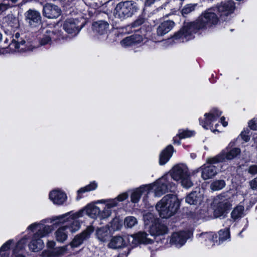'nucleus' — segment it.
I'll use <instances>...</instances> for the list:
<instances>
[{
    "label": "nucleus",
    "instance_id": "47",
    "mask_svg": "<svg viewBox=\"0 0 257 257\" xmlns=\"http://www.w3.org/2000/svg\"><path fill=\"white\" fill-rule=\"evenodd\" d=\"M249 130L248 129L243 130L240 134V136L242 139L245 142H247L250 140V133Z\"/></svg>",
    "mask_w": 257,
    "mask_h": 257
},
{
    "label": "nucleus",
    "instance_id": "9",
    "mask_svg": "<svg viewBox=\"0 0 257 257\" xmlns=\"http://www.w3.org/2000/svg\"><path fill=\"white\" fill-rule=\"evenodd\" d=\"M222 112L217 109L214 108L211 109L209 112L205 113L203 117L199 119L200 124L202 126L206 129H210L212 132L215 133L218 132V130L215 129L213 124L215 123V127L216 128L218 125V123L216 122L219 117L221 116Z\"/></svg>",
    "mask_w": 257,
    "mask_h": 257
},
{
    "label": "nucleus",
    "instance_id": "31",
    "mask_svg": "<svg viewBox=\"0 0 257 257\" xmlns=\"http://www.w3.org/2000/svg\"><path fill=\"white\" fill-rule=\"evenodd\" d=\"M96 235L99 241L101 242L107 241L109 238V227L105 226L98 228L96 231Z\"/></svg>",
    "mask_w": 257,
    "mask_h": 257
},
{
    "label": "nucleus",
    "instance_id": "57",
    "mask_svg": "<svg viewBox=\"0 0 257 257\" xmlns=\"http://www.w3.org/2000/svg\"><path fill=\"white\" fill-rule=\"evenodd\" d=\"M255 146L256 147H257V143H256V145H255Z\"/></svg>",
    "mask_w": 257,
    "mask_h": 257
},
{
    "label": "nucleus",
    "instance_id": "13",
    "mask_svg": "<svg viewBox=\"0 0 257 257\" xmlns=\"http://www.w3.org/2000/svg\"><path fill=\"white\" fill-rule=\"evenodd\" d=\"M148 235L145 232H139L134 235H127L128 243L135 246L140 243L151 244L153 242V239L149 238Z\"/></svg>",
    "mask_w": 257,
    "mask_h": 257
},
{
    "label": "nucleus",
    "instance_id": "27",
    "mask_svg": "<svg viewBox=\"0 0 257 257\" xmlns=\"http://www.w3.org/2000/svg\"><path fill=\"white\" fill-rule=\"evenodd\" d=\"M127 237V236H125L124 238L119 236L113 237L108 243L109 247L115 249L125 246L127 242L128 243Z\"/></svg>",
    "mask_w": 257,
    "mask_h": 257
},
{
    "label": "nucleus",
    "instance_id": "43",
    "mask_svg": "<svg viewBox=\"0 0 257 257\" xmlns=\"http://www.w3.org/2000/svg\"><path fill=\"white\" fill-rule=\"evenodd\" d=\"M144 220L145 225H150L159 219L156 218L152 213H147L144 215Z\"/></svg>",
    "mask_w": 257,
    "mask_h": 257
},
{
    "label": "nucleus",
    "instance_id": "56",
    "mask_svg": "<svg viewBox=\"0 0 257 257\" xmlns=\"http://www.w3.org/2000/svg\"><path fill=\"white\" fill-rule=\"evenodd\" d=\"M2 34L0 33V42L2 41Z\"/></svg>",
    "mask_w": 257,
    "mask_h": 257
},
{
    "label": "nucleus",
    "instance_id": "51",
    "mask_svg": "<svg viewBox=\"0 0 257 257\" xmlns=\"http://www.w3.org/2000/svg\"><path fill=\"white\" fill-rule=\"evenodd\" d=\"M249 185L252 189H257V177L250 181Z\"/></svg>",
    "mask_w": 257,
    "mask_h": 257
},
{
    "label": "nucleus",
    "instance_id": "49",
    "mask_svg": "<svg viewBox=\"0 0 257 257\" xmlns=\"http://www.w3.org/2000/svg\"><path fill=\"white\" fill-rule=\"evenodd\" d=\"M248 126L252 130H257V118H253L248 123Z\"/></svg>",
    "mask_w": 257,
    "mask_h": 257
},
{
    "label": "nucleus",
    "instance_id": "46",
    "mask_svg": "<svg viewBox=\"0 0 257 257\" xmlns=\"http://www.w3.org/2000/svg\"><path fill=\"white\" fill-rule=\"evenodd\" d=\"M196 5H187L182 10V14L183 16L187 15L195 10Z\"/></svg>",
    "mask_w": 257,
    "mask_h": 257
},
{
    "label": "nucleus",
    "instance_id": "44",
    "mask_svg": "<svg viewBox=\"0 0 257 257\" xmlns=\"http://www.w3.org/2000/svg\"><path fill=\"white\" fill-rule=\"evenodd\" d=\"M194 134V131L180 130L179 131L178 135L180 139H186L193 136Z\"/></svg>",
    "mask_w": 257,
    "mask_h": 257
},
{
    "label": "nucleus",
    "instance_id": "48",
    "mask_svg": "<svg viewBox=\"0 0 257 257\" xmlns=\"http://www.w3.org/2000/svg\"><path fill=\"white\" fill-rule=\"evenodd\" d=\"M128 194L126 192L122 193L119 194L117 197L112 200H115L116 202V205L118 204V202L123 201L128 197Z\"/></svg>",
    "mask_w": 257,
    "mask_h": 257
},
{
    "label": "nucleus",
    "instance_id": "19",
    "mask_svg": "<svg viewBox=\"0 0 257 257\" xmlns=\"http://www.w3.org/2000/svg\"><path fill=\"white\" fill-rule=\"evenodd\" d=\"M95 203H105V207L100 211L99 219H104L109 217L111 214V209L116 206L115 200L102 199L95 202Z\"/></svg>",
    "mask_w": 257,
    "mask_h": 257
},
{
    "label": "nucleus",
    "instance_id": "10",
    "mask_svg": "<svg viewBox=\"0 0 257 257\" xmlns=\"http://www.w3.org/2000/svg\"><path fill=\"white\" fill-rule=\"evenodd\" d=\"M240 152V149L238 148H233L229 150L227 147L218 155L213 157L208 158L207 162L209 164H216L225 162L226 160H231L239 155Z\"/></svg>",
    "mask_w": 257,
    "mask_h": 257
},
{
    "label": "nucleus",
    "instance_id": "22",
    "mask_svg": "<svg viewBox=\"0 0 257 257\" xmlns=\"http://www.w3.org/2000/svg\"><path fill=\"white\" fill-rule=\"evenodd\" d=\"M61 10L57 6L47 4L43 7V15L49 19H56L61 14Z\"/></svg>",
    "mask_w": 257,
    "mask_h": 257
},
{
    "label": "nucleus",
    "instance_id": "26",
    "mask_svg": "<svg viewBox=\"0 0 257 257\" xmlns=\"http://www.w3.org/2000/svg\"><path fill=\"white\" fill-rule=\"evenodd\" d=\"M108 27V23L102 21L95 22L93 24V30L100 36H103L104 38H106V34Z\"/></svg>",
    "mask_w": 257,
    "mask_h": 257
},
{
    "label": "nucleus",
    "instance_id": "2",
    "mask_svg": "<svg viewBox=\"0 0 257 257\" xmlns=\"http://www.w3.org/2000/svg\"><path fill=\"white\" fill-rule=\"evenodd\" d=\"M170 180L168 175H165L153 184L143 185L136 189L131 196L132 202L137 203L143 194H147L151 191L153 192L155 196L157 197L162 196L169 191H174L175 189V184L171 182Z\"/></svg>",
    "mask_w": 257,
    "mask_h": 257
},
{
    "label": "nucleus",
    "instance_id": "16",
    "mask_svg": "<svg viewBox=\"0 0 257 257\" xmlns=\"http://www.w3.org/2000/svg\"><path fill=\"white\" fill-rule=\"evenodd\" d=\"M25 17L26 23L32 28L36 27L41 23L40 13L36 10H28L25 14Z\"/></svg>",
    "mask_w": 257,
    "mask_h": 257
},
{
    "label": "nucleus",
    "instance_id": "32",
    "mask_svg": "<svg viewBox=\"0 0 257 257\" xmlns=\"http://www.w3.org/2000/svg\"><path fill=\"white\" fill-rule=\"evenodd\" d=\"M91 218H99L100 215V208L93 204H88L86 208L82 210Z\"/></svg>",
    "mask_w": 257,
    "mask_h": 257
},
{
    "label": "nucleus",
    "instance_id": "25",
    "mask_svg": "<svg viewBox=\"0 0 257 257\" xmlns=\"http://www.w3.org/2000/svg\"><path fill=\"white\" fill-rule=\"evenodd\" d=\"M142 41V37L139 34H135L123 39L120 42V44L122 47H127L135 46L141 43Z\"/></svg>",
    "mask_w": 257,
    "mask_h": 257
},
{
    "label": "nucleus",
    "instance_id": "4",
    "mask_svg": "<svg viewBox=\"0 0 257 257\" xmlns=\"http://www.w3.org/2000/svg\"><path fill=\"white\" fill-rule=\"evenodd\" d=\"M179 206L177 197L175 195L169 194L157 203L156 208L161 217L167 218L176 213Z\"/></svg>",
    "mask_w": 257,
    "mask_h": 257
},
{
    "label": "nucleus",
    "instance_id": "38",
    "mask_svg": "<svg viewBox=\"0 0 257 257\" xmlns=\"http://www.w3.org/2000/svg\"><path fill=\"white\" fill-rule=\"evenodd\" d=\"M27 243V238L26 237H24L17 244L16 248L14 250V254L12 257H25L21 254H16V252L17 250H20L24 248Z\"/></svg>",
    "mask_w": 257,
    "mask_h": 257
},
{
    "label": "nucleus",
    "instance_id": "58",
    "mask_svg": "<svg viewBox=\"0 0 257 257\" xmlns=\"http://www.w3.org/2000/svg\"><path fill=\"white\" fill-rule=\"evenodd\" d=\"M256 208H257V206H256Z\"/></svg>",
    "mask_w": 257,
    "mask_h": 257
},
{
    "label": "nucleus",
    "instance_id": "3",
    "mask_svg": "<svg viewBox=\"0 0 257 257\" xmlns=\"http://www.w3.org/2000/svg\"><path fill=\"white\" fill-rule=\"evenodd\" d=\"M48 222V218L43 219L39 222H35L27 227L28 231L34 232L32 240L29 244L30 249L34 252H38L44 247V242L42 239L52 232V226L45 225Z\"/></svg>",
    "mask_w": 257,
    "mask_h": 257
},
{
    "label": "nucleus",
    "instance_id": "1",
    "mask_svg": "<svg viewBox=\"0 0 257 257\" xmlns=\"http://www.w3.org/2000/svg\"><path fill=\"white\" fill-rule=\"evenodd\" d=\"M218 18L211 10L203 13L194 22L185 23L183 28L174 36L175 40L187 41L193 38V34L198 30L207 29L217 24Z\"/></svg>",
    "mask_w": 257,
    "mask_h": 257
},
{
    "label": "nucleus",
    "instance_id": "40",
    "mask_svg": "<svg viewBox=\"0 0 257 257\" xmlns=\"http://www.w3.org/2000/svg\"><path fill=\"white\" fill-rule=\"evenodd\" d=\"M225 186L224 180H219L213 181L210 185V188L213 191H218Z\"/></svg>",
    "mask_w": 257,
    "mask_h": 257
},
{
    "label": "nucleus",
    "instance_id": "12",
    "mask_svg": "<svg viewBox=\"0 0 257 257\" xmlns=\"http://www.w3.org/2000/svg\"><path fill=\"white\" fill-rule=\"evenodd\" d=\"M235 9V3L232 1L222 2L216 7L218 14L222 21H226L228 16L233 13Z\"/></svg>",
    "mask_w": 257,
    "mask_h": 257
},
{
    "label": "nucleus",
    "instance_id": "35",
    "mask_svg": "<svg viewBox=\"0 0 257 257\" xmlns=\"http://www.w3.org/2000/svg\"><path fill=\"white\" fill-rule=\"evenodd\" d=\"M97 187V184L96 182L93 181L91 182L88 185H86V186L84 187L81 188L80 189H79L77 191V197L76 198L77 200H79L81 198V196L80 195L81 194L89 192L91 191L94 190L96 189Z\"/></svg>",
    "mask_w": 257,
    "mask_h": 257
},
{
    "label": "nucleus",
    "instance_id": "6",
    "mask_svg": "<svg viewBox=\"0 0 257 257\" xmlns=\"http://www.w3.org/2000/svg\"><path fill=\"white\" fill-rule=\"evenodd\" d=\"M136 3L133 1H125L118 3L113 11L115 18L123 20L132 17L138 11Z\"/></svg>",
    "mask_w": 257,
    "mask_h": 257
},
{
    "label": "nucleus",
    "instance_id": "50",
    "mask_svg": "<svg viewBox=\"0 0 257 257\" xmlns=\"http://www.w3.org/2000/svg\"><path fill=\"white\" fill-rule=\"evenodd\" d=\"M248 172L252 175H255L257 173V165H252L249 167Z\"/></svg>",
    "mask_w": 257,
    "mask_h": 257
},
{
    "label": "nucleus",
    "instance_id": "21",
    "mask_svg": "<svg viewBox=\"0 0 257 257\" xmlns=\"http://www.w3.org/2000/svg\"><path fill=\"white\" fill-rule=\"evenodd\" d=\"M82 25H79L77 19H68L65 21L63 25L64 30L69 34L76 35L81 30Z\"/></svg>",
    "mask_w": 257,
    "mask_h": 257
},
{
    "label": "nucleus",
    "instance_id": "17",
    "mask_svg": "<svg viewBox=\"0 0 257 257\" xmlns=\"http://www.w3.org/2000/svg\"><path fill=\"white\" fill-rule=\"evenodd\" d=\"M217 235L212 232H204L199 235V240L208 248L219 244L217 240Z\"/></svg>",
    "mask_w": 257,
    "mask_h": 257
},
{
    "label": "nucleus",
    "instance_id": "30",
    "mask_svg": "<svg viewBox=\"0 0 257 257\" xmlns=\"http://www.w3.org/2000/svg\"><path fill=\"white\" fill-rule=\"evenodd\" d=\"M58 39V35L51 30H46L43 37L40 39V42L41 45L50 44L52 40Z\"/></svg>",
    "mask_w": 257,
    "mask_h": 257
},
{
    "label": "nucleus",
    "instance_id": "24",
    "mask_svg": "<svg viewBox=\"0 0 257 257\" xmlns=\"http://www.w3.org/2000/svg\"><path fill=\"white\" fill-rule=\"evenodd\" d=\"M173 21L167 20L162 22L157 27L156 33L159 36H163L168 33L175 26Z\"/></svg>",
    "mask_w": 257,
    "mask_h": 257
},
{
    "label": "nucleus",
    "instance_id": "33",
    "mask_svg": "<svg viewBox=\"0 0 257 257\" xmlns=\"http://www.w3.org/2000/svg\"><path fill=\"white\" fill-rule=\"evenodd\" d=\"M56 239L60 242H63L68 237L67 226L65 225L59 227L55 232Z\"/></svg>",
    "mask_w": 257,
    "mask_h": 257
},
{
    "label": "nucleus",
    "instance_id": "45",
    "mask_svg": "<svg viewBox=\"0 0 257 257\" xmlns=\"http://www.w3.org/2000/svg\"><path fill=\"white\" fill-rule=\"evenodd\" d=\"M18 0H3V2L0 5L3 10L6 11L9 8L13 7Z\"/></svg>",
    "mask_w": 257,
    "mask_h": 257
},
{
    "label": "nucleus",
    "instance_id": "11",
    "mask_svg": "<svg viewBox=\"0 0 257 257\" xmlns=\"http://www.w3.org/2000/svg\"><path fill=\"white\" fill-rule=\"evenodd\" d=\"M10 46L11 49H14L15 51L20 52L32 51L36 48V47L31 42H26L25 40L20 38V34L19 33L15 34Z\"/></svg>",
    "mask_w": 257,
    "mask_h": 257
},
{
    "label": "nucleus",
    "instance_id": "7",
    "mask_svg": "<svg viewBox=\"0 0 257 257\" xmlns=\"http://www.w3.org/2000/svg\"><path fill=\"white\" fill-rule=\"evenodd\" d=\"M171 175L173 179L179 181L184 188H189L193 185V183L190 180L188 168L184 164L174 166L171 170Z\"/></svg>",
    "mask_w": 257,
    "mask_h": 257
},
{
    "label": "nucleus",
    "instance_id": "29",
    "mask_svg": "<svg viewBox=\"0 0 257 257\" xmlns=\"http://www.w3.org/2000/svg\"><path fill=\"white\" fill-rule=\"evenodd\" d=\"M173 148L172 146H167L160 154L159 163L161 165L165 164L172 157Z\"/></svg>",
    "mask_w": 257,
    "mask_h": 257
},
{
    "label": "nucleus",
    "instance_id": "8",
    "mask_svg": "<svg viewBox=\"0 0 257 257\" xmlns=\"http://www.w3.org/2000/svg\"><path fill=\"white\" fill-rule=\"evenodd\" d=\"M215 208L214 214L216 217L223 216L232 205V200L226 193L217 196L214 200Z\"/></svg>",
    "mask_w": 257,
    "mask_h": 257
},
{
    "label": "nucleus",
    "instance_id": "18",
    "mask_svg": "<svg viewBox=\"0 0 257 257\" xmlns=\"http://www.w3.org/2000/svg\"><path fill=\"white\" fill-rule=\"evenodd\" d=\"M149 232L152 236H158L164 235L168 232L167 227L160 222V220H156L149 227Z\"/></svg>",
    "mask_w": 257,
    "mask_h": 257
},
{
    "label": "nucleus",
    "instance_id": "28",
    "mask_svg": "<svg viewBox=\"0 0 257 257\" xmlns=\"http://www.w3.org/2000/svg\"><path fill=\"white\" fill-rule=\"evenodd\" d=\"M203 195L197 191L192 192L186 197V202L189 204H200L203 200Z\"/></svg>",
    "mask_w": 257,
    "mask_h": 257
},
{
    "label": "nucleus",
    "instance_id": "37",
    "mask_svg": "<svg viewBox=\"0 0 257 257\" xmlns=\"http://www.w3.org/2000/svg\"><path fill=\"white\" fill-rule=\"evenodd\" d=\"M8 25L10 27L12 30H15L19 27V22L17 18L13 15L8 16L7 18Z\"/></svg>",
    "mask_w": 257,
    "mask_h": 257
},
{
    "label": "nucleus",
    "instance_id": "36",
    "mask_svg": "<svg viewBox=\"0 0 257 257\" xmlns=\"http://www.w3.org/2000/svg\"><path fill=\"white\" fill-rule=\"evenodd\" d=\"M67 247L66 246L58 247L49 251V256L51 257H58L66 252Z\"/></svg>",
    "mask_w": 257,
    "mask_h": 257
},
{
    "label": "nucleus",
    "instance_id": "41",
    "mask_svg": "<svg viewBox=\"0 0 257 257\" xmlns=\"http://www.w3.org/2000/svg\"><path fill=\"white\" fill-rule=\"evenodd\" d=\"M13 240L12 239L9 240L5 243H4L2 246L0 248V256L1 257H9L8 254L5 251L8 250L10 247L12 243H13Z\"/></svg>",
    "mask_w": 257,
    "mask_h": 257
},
{
    "label": "nucleus",
    "instance_id": "23",
    "mask_svg": "<svg viewBox=\"0 0 257 257\" xmlns=\"http://www.w3.org/2000/svg\"><path fill=\"white\" fill-rule=\"evenodd\" d=\"M49 198L53 203L57 205H62L66 200L67 196L64 192L56 189L50 192Z\"/></svg>",
    "mask_w": 257,
    "mask_h": 257
},
{
    "label": "nucleus",
    "instance_id": "55",
    "mask_svg": "<svg viewBox=\"0 0 257 257\" xmlns=\"http://www.w3.org/2000/svg\"><path fill=\"white\" fill-rule=\"evenodd\" d=\"M174 143H175V144H178V145H180V142L179 141L176 142L175 140H174Z\"/></svg>",
    "mask_w": 257,
    "mask_h": 257
},
{
    "label": "nucleus",
    "instance_id": "20",
    "mask_svg": "<svg viewBox=\"0 0 257 257\" xmlns=\"http://www.w3.org/2000/svg\"><path fill=\"white\" fill-rule=\"evenodd\" d=\"M93 230V227L91 226L87 227L86 230L75 236L70 243L71 246L72 247H77L80 246L84 241L89 238Z\"/></svg>",
    "mask_w": 257,
    "mask_h": 257
},
{
    "label": "nucleus",
    "instance_id": "53",
    "mask_svg": "<svg viewBox=\"0 0 257 257\" xmlns=\"http://www.w3.org/2000/svg\"><path fill=\"white\" fill-rule=\"evenodd\" d=\"M225 117L222 116L220 119V122L222 123L223 126L225 127L227 125V122L225 121Z\"/></svg>",
    "mask_w": 257,
    "mask_h": 257
},
{
    "label": "nucleus",
    "instance_id": "14",
    "mask_svg": "<svg viewBox=\"0 0 257 257\" xmlns=\"http://www.w3.org/2000/svg\"><path fill=\"white\" fill-rule=\"evenodd\" d=\"M206 163L208 165L204 164L193 172V173L195 174L201 171V177L204 180L211 179L217 174L216 168L214 166L211 165L212 164L208 163L207 162Z\"/></svg>",
    "mask_w": 257,
    "mask_h": 257
},
{
    "label": "nucleus",
    "instance_id": "52",
    "mask_svg": "<svg viewBox=\"0 0 257 257\" xmlns=\"http://www.w3.org/2000/svg\"><path fill=\"white\" fill-rule=\"evenodd\" d=\"M56 245V242L54 241H48L47 243V246L48 248L51 249L52 250L53 248H54L55 246Z\"/></svg>",
    "mask_w": 257,
    "mask_h": 257
},
{
    "label": "nucleus",
    "instance_id": "34",
    "mask_svg": "<svg viewBox=\"0 0 257 257\" xmlns=\"http://www.w3.org/2000/svg\"><path fill=\"white\" fill-rule=\"evenodd\" d=\"M244 207L243 205H238L233 208L231 212V218L234 221L238 220L244 216Z\"/></svg>",
    "mask_w": 257,
    "mask_h": 257
},
{
    "label": "nucleus",
    "instance_id": "39",
    "mask_svg": "<svg viewBox=\"0 0 257 257\" xmlns=\"http://www.w3.org/2000/svg\"><path fill=\"white\" fill-rule=\"evenodd\" d=\"M219 234V242L220 244L225 240L229 239L230 238V233L228 228H225L221 229L218 232Z\"/></svg>",
    "mask_w": 257,
    "mask_h": 257
},
{
    "label": "nucleus",
    "instance_id": "54",
    "mask_svg": "<svg viewBox=\"0 0 257 257\" xmlns=\"http://www.w3.org/2000/svg\"><path fill=\"white\" fill-rule=\"evenodd\" d=\"M143 23V21L142 20H138L135 21L133 24L134 27H137L140 25H141Z\"/></svg>",
    "mask_w": 257,
    "mask_h": 257
},
{
    "label": "nucleus",
    "instance_id": "15",
    "mask_svg": "<svg viewBox=\"0 0 257 257\" xmlns=\"http://www.w3.org/2000/svg\"><path fill=\"white\" fill-rule=\"evenodd\" d=\"M191 233L186 231L174 232L171 235L170 244L177 247H180L185 244L186 240L190 237Z\"/></svg>",
    "mask_w": 257,
    "mask_h": 257
},
{
    "label": "nucleus",
    "instance_id": "5",
    "mask_svg": "<svg viewBox=\"0 0 257 257\" xmlns=\"http://www.w3.org/2000/svg\"><path fill=\"white\" fill-rule=\"evenodd\" d=\"M83 210L75 213L67 212L62 215L48 218V222H54V224L67 223L65 225L67 226V230H69L71 233H74L80 228V223L78 219L83 216Z\"/></svg>",
    "mask_w": 257,
    "mask_h": 257
},
{
    "label": "nucleus",
    "instance_id": "42",
    "mask_svg": "<svg viewBox=\"0 0 257 257\" xmlns=\"http://www.w3.org/2000/svg\"><path fill=\"white\" fill-rule=\"evenodd\" d=\"M138 223L137 218L134 216H127L124 221L125 226L128 228H132Z\"/></svg>",
    "mask_w": 257,
    "mask_h": 257
}]
</instances>
